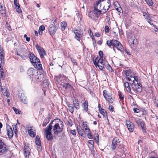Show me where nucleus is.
<instances>
[{
  "instance_id": "603ef678",
  "label": "nucleus",
  "mask_w": 158,
  "mask_h": 158,
  "mask_svg": "<svg viewBox=\"0 0 158 158\" xmlns=\"http://www.w3.org/2000/svg\"><path fill=\"white\" fill-rule=\"evenodd\" d=\"M70 133L73 135H75L76 134V132L75 130H69Z\"/></svg>"
},
{
  "instance_id": "4be33fe9",
  "label": "nucleus",
  "mask_w": 158,
  "mask_h": 158,
  "mask_svg": "<svg viewBox=\"0 0 158 158\" xmlns=\"http://www.w3.org/2000/svg\"><path fill=\"white\" fill-rule=\"evenodd\" d=\"M125 87L127 91L131 94H133L131 91V89L129 86V84L127 82H125L124 84Z\"/></svg>"
},
{
  "instance_id": "ea45409f",
  "label": "nucleus",
  "mask_w": 158,
  "mask_h": 158,
  "mask_svg": "<svg viewBox=\"0 0 158 158\" xmlns=\"http://www.w3.org/2000/svg\"><path fill=\"white\" fill-rule=\"evenodd\" d=\"M88 143H89L88 146L90 148H93L94 147L93 144L94 141L93 140H89L88 141Z\"/></svg>"
},
{
  "instance_id": "423d86ee",
  "label": "nucleus",
  "mask_w": 158,
  "mask_h": 158,
  "mask_svg": "<svg viewBox=\"0 0 158 158\" xmlns=\"http://www.w3.org/2000/svg\"><path fill=\"white\" fill-rule=\"evenodd\" d=\"M127 40L129 44L131 46L135 47L137 44V40L133 34H130L127 36Z\"/></svg>"
},
{
  "instance_id": "2eb2a0df",
  "label": "nucleus",
  "mask_w": 158,
  "mask_h": 158,
  "mask_svg": "<svg viewBox=\"0 0 158 158\" xmlns=\"http://www.w3.org/2000/svg\"><path fill=\"white\" fill-rule=\"evenodd\" d=\"M126 124L129 131L131 132H132L134 128L133 123L130 121L126 120Z\"/></svg>"
},
{
  "instance_id": "7c9ffc66",
  "label": "nucleus",
  "mask_w": 158,
  "mask_h": 158,
  "mask_svg": "<svg viewBox=\"0 0 158 158\" xmlns=\"http://www.w3.org/2000/svg\"><path fill=\"white\" fill-rule=\"evenodd\" d=\"M35 143L37 146H40V145H41V142L39 136L38 135L36 136L35 137Z\"/></svg>"
},
{
  "instance_id": "774afa93",
  "label": "nucleus",
  "mask_w": 158,
  "mask_h": 158,
  "mask_svg": "<svg viewBox=\"0 0 158 158\" xmlns=\"http://www.w3.org/2000/svg\"><path fill=\"white\" fill-rule=\"evenodd\" d=\"M25 150L26 151H27V150H29V148H28V146L25 145L24 146V151H25Z\"/></svg>"
},
{
  "instance_id": "b1692460",
  "label": "nucleus",
  "mask_w": 158,
  "mask_h": 158,
  "mask_svg": "<svg viewBox=\"0 0 158 158\" xmlns=\"http://www.w3.org/2000/svg\"><path fill=\"white\" fill-rule=\"evenodd\" d=\"M7 150V146L5 144L0 147V153H4Z\"/></svg>"
},
{
  "instance_id": "58836bf2",
  "label": "nucleus",
  "mask_w": 158,
  "mask_h": 158,
  "mask_svg": "<svg viewBox=\"0 0 158 158\" xmlns=\"http://www.w3.org/2000/svg\"><path fill=\"white\" fill-rule=\"evenodd\" d=\"M49 120L48 118H45L44 120L43 123L42 124V126L43 127H45L47 124L49 122Z\"/></svg>"
},
{
  "instance_id": "9b49d317",
  "label": "nucleus",
  "mask_w": 158,
  "mask_h": 158,
  "mask_svg": "<svg viewBox=\"0 0 158 158\" xmlns=\"http://www.w3.org/2000/svg\"><path fill=\"white\" fill-rule=\"evenodd\" d=\"M46 132V137L48 140H50L52 139V131L50 130V127H47L45 130Z\"/></svg>"
},
{
  "instance_id": "864d4df0",
  "label": "nucleus",
  "mask_w": 158,
  "mask_h": 158,
  "mask_svg": "<svg viewBox=\"0 0 158 158\" xmlns=\"http://www.w3.org/2000/svg\"><path fill=\"white\" fill-rule=\"evenodd\" d=\"M124 52H122L123 53H124V52H125L128 55H130V54H131L130 52L127 49H125L124 50Z\"/></svg>"
},
{
  "instance_id": "13d9d810",
  "label": "nucleus",
  "mask_w": 158,
  "mask_h": 158,
  "mask_svg": "<svg viewBox=\"0 0 158 158\" xmlns=\"http://www.w3.org/2000/svg\"><path fill=\"white\" fill-rule=\"evenodd\" d=\"M99 54L100 56V58H103V52L102 51H100L99 52Z\"/></svg>"
},
{
  "instance_id": "c9c22d12",
  "label": "nucleus",
  "mask_w": 158,
  "mask_h": 158,
  "mask_svg": "<svg viewBox=\"0 0 158 158\" xmlns=\"http://www.w3.org/2000/svg\"><path fill=\"white\" fill-rule=\"evenodd\" d=\"M42 76H43V75H41V74L39 75H36L35 76V78L38 81H41L42 80Z\"/></svg>"
},
{
  "instance_id": "4d7b16f0",
  "label": "nucleus",
  "mask_w": 158,
  "mask_h": 158,
  "mask_svg": "<svg viewBox=\"0 0 158 158\" xmlns=\"http://www.w3.org/2000/svg\"><path fill=\"white\" fill-rule=\"evenodd\" d=\"M108 108L111 111H114V108L112 105L109 106Z\"/></svg>"
},
{
  "instance_id": "f257e3e1",
  "label": "nucleus",
  "mask_w": 158,
  "mask_h": 158,
  "mask_svg": "<svg viewBox=\"0 0 158 158\" xmlns=\"http://www.w3.org/2000/svg\"><path fill=\"white\" fill-rule=\"evenodd\" d=\"M48 127H50L53 136L56 137L63 131V123L59 119H54L51 122Z\"/></svg>"
},
{
  "instance_id": "20e7f679",
  "label": "nucleus",
  "mask_w": 158,
  "mask_h": 158,
  "mask_svg": "<svg viewBox=\"0 0 158 158\" xmlns=\"http://www.w3.org/2000/svg\"><path fill=\"white\" fill-rule=\"evenodd\" d=\"M106 44L109 47L112 45L114 49V48H115L121 52H123L124 51L122 45L120 42L116 40H107Z\"/></svg>"
},
{
  "instance_id": "5fc2aeb1",
  "label": "nucleus",
  "mask_w": 158,
  "mask_h": 158,
  "mask_svg": "<svg viewBox=\"0 0 158 158\" xmlns=\"http://www.w3.org/2000/svg\"><path fill=\"white\" fill-rule=\"evenodd\" d=\"M45 30V27L43 25L41 26L39 28V30L43 31Z\"/></svg>"
},
{
  "instance_id": "49530a36",
  "label": "nucleus",
  "mask_w": 158,
  "mask_h": 158,
  "mask_svg": "<svg viewBox=\"0 0 158 158\" xmlns=\"http://www.w3.org/2000/svg\"><path fill=\"white\" fill-rule=\"evenodd\" d=\"M12 109L14 110V111L15 112L16 114H20L21 111L19 110L18 109H17V108L14 107H13L12 108Z\"/></svg>"
},
{
  "instance_id": "c85d7f7f",
  "label": "nucleus",
  "mask_w": 158,
  "mask_h": 158,
  "mask_svg": "<svg viewBox=\"0 0 158 158\" xmlns=\"http://www.w3.org/2000/svg\"><path fill=\"white\" fill-rule=\"evenodd\" d=\"M34 73V69L32 68H30L28 69L27 72V74L29 76H32Z\"/></svg>"
},
{
  "instance_id": "e433bc0d",
  "label": "nucleus",
  "mask_w": 158,
  "mask_h": 158,
  "mask_svg": "<svg viewBox=\"0 0 158 158\" xmlns=\"http://www.w3.org/2000/svg\"><path fill=\"white\" fill-rule=\"evenodd\" d=\"M64 87L65 89H71L73 88V87L68 83L64 84Z\"/></svg>"
},
{
  "instance_id": "cd10ccee",
  "label": "nucleus",
  "mask_w": 158,
  "mask_h": 158,
  "mask_svg": "<svg viewBox=\"0 0 158 158\" xmlns=\"http://www.w3.org/2000/svg\"><path fill=\"white\" fill-rule=\"evenodd\" d=\"M99 112L100 113L103 115L104 118H107V113L105 110L102 108H101Z\"/></svg>"
},
{
  "instance_id": "f8f14e48",
  "label": "nucleus",
  "mask_w": 158,
  "mask_h": 158,
  "mask_svg": "<svg viewBox=\"0 0 158 158\" xmlns=\"http://www.w3.org/2000/svg\"><path fill=\"white\" fill-rule=\"evenodd\" d=\"M2 85V84L1 85ZM0 91H1L2 94L7 97H8L10 95V93L8 90L4 86H0Z\"/></svg>"
},
{
  "instance_id": "79ce46f5",
  "label": "nucleus",
  "mask_w": 158,
  "mask_h": 158,
  "mask_svg": "<svg viewBox=\"0 0 158 158\" xmlns=\"http://www.w3.org/2000/svg\"><path fill=\"white\" fill-rule=\"evenodd\" d=\"M145 18L150 24L152 25V23L150 22L151 21V19L149 15H147L146 17H145Z\"/></svg>"
},
{
  "instance_id": "aec40b11",
  "label": "nucleus",
  "mask_w": 158,
  "mask_h": 158,
  "mask_svg": "<svg viewBox=\"0 0 158 158\" xmlns=\"http://www.w3.org/2000/svg\"><path fill=\"white\" fill-rule=\"evenodd\" d=\"M2 70H3V69L2 65L0 63V86L1 85V80H3L5 77L4 72L2 71Z\"/></svg>"
},
{
  "instance_id": "de8ad7c7",
  "label": "nucleus",
  "mask_w": 158,
  "mask_h": 158,
  "mask_svg": "<svg viewBox=\"0 0 158 158\" xmlns=\"http://www.w3.org/2000/svg\"><path fill=\"white\" fill-rule=\"evenodd\" d=\"M13 127L14 130V131L15 132V134H16V132H17V124H16L15 125H13Z\"/></svg>"
},
{
  "instance_id": "a18cd8bd",
  "label": "nucleus",
  "mask_w": 158,
  "mask_h": 158,
  "mask_svg": "<svg viewBox=\"0 0 158 158\" xmlns=\"http://www.w3.org/2000/svg\"><path fill=\"white\" fill-rule=\"evenodd\" d=\"M149 6H152L153 5V2H152V0H145Z\"/></svg>"
},
{
  "instance_id": "6e6552de",
  "label": "nucleus",
  "mask_w": 158,
  "mask_h": 158,
  "mask_svg": "<svg viewBox=\"0 0 158 158\" xmlns=\"http://www.w3.org/2000/svg\"><path fill=\"white\" fill-rule=\"evenodd\" d=\"M103 96L106 100L109 103H113V99L112 95L110 94L107 93L106 90H104L103 91Z\"/></svg>"
},
{
  "instance_id": "72a5a7b5",
  "label": "nucleus",
  "mask_w": 158,
  "mask_h": 158,
  "mask_svg": "<svg viewBox=\"0 0 158 158\" xmlns=\"http://www.w3.org/2000/svg\"><path fill=\"white\" fill-rule=\"evenodd\" d=\"M60 25L61 29L62 31L65 29L67 26V23L64 21L61 22Z\"/></svg>"
},
{
  "instance_id": "0eeeda50",
  "label": "nucleus",
  "mask_w": 158,
  "mask_h": 158,
  "mask_svg": "<svg viewBox=\"0 0 158 158\" xmlns=\"http://www.w3.org/2000/svg\"><path fill=\"white\" fill-rule=\"evenodd\" d=\"M120 145V142L118 139L115 138L113 139L111 145V148L113 150H114L116 147L119 148Z\"/></svg>"
},
{
  "instance_id": "37998d69",
  "label": "nucleus",
  "mask_w": 158,
  "mask_h": 158,
  "mask_svg": "<svg viewBox=\"0 0 158 158\" xmlns=\"http://www.w3.org/2000/svg\"><path fill=\"white\" fill-rule=\"evenodd\" d=\"M24 155L26 156V158H28L29 157V156L30 154V152L29 150H27V151H26L25 150V151H24Z\"/></svg>"
},
{
  "instance_id": "4c0bfd02",
  "label": "nucleus",
  "mask_w": 158,
  "mask_h": 158,
  "mask_svg": "<svg viewBox=\"0 0 158 158\" xmlns=\"http://www.w3.org/2000/svg\"><path fill=\"white\" fill-rule=\"evenodd\" d=\"M78 132L79 135H81L83 137H85L86 136V134L84 133L85 132H84L82 130L78 131Z\"/></svg>"
},
{
  "instance_id": "473e14b6",
  "label": "nucleus",
  "mask_w": 158,
  "mask_h": 158,
  "mask_svg": "<svg viewBox=\"0 0 158 158\" xmlns=\"http://www.w3.org/2000/svg\"><path fill=\"white\" fill-rule=\"evenodd\" d=\"M114 7L119 12H120L121 10V8L120 5L117 3L114 4Z\"/></svg>"
},
{
  "instance_id": "2f4dec72",
  "label": "nucleus",
  "mask_w": 158,
  "mask_h": 158,
  "mask_svg": "<svg viewBox=\"0 0 158 158\" xmlns=\"http://www.w3.org/2000/svg\"><path fill=\"white\" fill-rule=\"evenodd\" d=\"M68 106L69 111L72 113H73L74 111V106L73 105L70 104H68Z\"/></svg>"
},
{
  "instance_id": "f3484780",
  "label": "nucleus",
  "mask_w": 158,
  "mask_h": 158,
  "mask_svg": "<svg viewBox=\"0 0 158 158\" xmlns=\"http://www.w3.org/2000/svg\"><path fill=\"white\" fill-rule=\"evenodd\" d=\"M18 96L20 98L21 101L25 104H27V101L26 97L24 94L19 92V93Z\"/></svg>"
},
{
  "instance_id": "dca6fc26",
  "label": "nucleus",
  "mask_w": 158,
  "mask_h": 158,
  "mask_svg": "<svg viewBox=\"0 0 158 158\" xmlns=\"http://www.w3.org/2000/svg\"><path fill=\"white\" fill-rule=\"evenodd\" d=\"M56 26L53 24H51L48 30V31L50 35H54L56 32Z\"/></svg>"
},
{
  "instance_id": "6ab92c4d",
  "label": "nucleus",
  "mask_w": 158,
  "mask_h": 158,
  "mask_svg": "<svg viewBox=\"0 0 158 158\" xmlns=\"http://www.w3.org/2000/svg\"><path fill=\"white\" fill-rule=\"evenodd\" d=\"M7 132L8 136L9 138H11L13 135V132L11 127L10 126H7Z\"/></svg>"
},
{
  "instance_id": "69168bd1",
  "label": "nucleus",
  "mask_w": 158,
  "mask_h": 158,
  "mask_svg": "<svg viewBox=\"0 0 158 158\" xmlns=\"http://www.w3.org/2000/svg\"><path fill=\"white\" fill-rule=\"evenodd\" d=\"M133 111L135 113H138L139 112V110L136 108H133Z\"/></svg>"
},
{
  "instance_id": "1a4fd4ad",
  "label": "nucleus",
  "mask_w": 158,
  "mask_h": 158,
  "mask_svg": "<svg viewBox=\"0 0 158 158\" xmlns=\"http://www.w3.org/2000/svg\"><path fill=\"white\" fill-rule=\"evenodd\" d=\"M73 31L75 35V38H77V40L80 41V38L82 37L83 34V32L82 30L81 29L78 30L74 29Z\"/></svg>"
},
{
  "instance_id": "3c124183",
  "label": "nucleus",
  "mask_w": 158,
  "mask_h": 158,
  "mask_svg": "<svg viewBox=\"0 0 158 158\" xmlns=\"http://www.w3.org/2000/svg\"><path fill=\"white\" fill-rule=\"evenodd\" d=\"M105 32L106 33H108L110 31V29L109 27L107 26H105L104 28Z\"/></svg>"
},
{
  "instance_id": "c03bdc74",
  "label": "nucleus",
  "mask_w": 158,
  "mask_h": 158,
  "mask_svg": "<svg viewBox=\"0 0 158 158\" xmlns=\"http://www.w3.org/2000/svg\"><path fill=\"white\" fill-rule=\"evenodd\" d=\"M97 66L99 67V69L100 70H102L104 67V64L103 63L98 64H97Z\"/></svg>"
},
{
  "instance_id": "393cba45",
  "label": "nucleus",
  "mask_w": 158,
  "mask_h": 158,
  "mask_svg": "<svg viewBox=\"0 0 158 158\" xmlns=\"http://www.w3.org/2000/svg\"><path fill=\"white\" fill-rule=\"evenodd\" d=\"M27 49L23 47L18 50L17 54H25L27 53Z\"/></svg>"
},
{
  "instance_id": "680f3d73",
  "label": "nucleus",
  "mask_w": 158,
  "mask_h": 158,
  "mask_svg": "<svg viewBox=\"0 0 158 158\" xmlns=\"http://www.w3.org/2000/svg\"><path fill=\"white\" fill-rule=\"evenodd\" d=\"M24 37L26 38V40L28 42H29L30 40V38L29 37H27V35L26 34H25L24 35Z\"/></svg>"
},
{
  "instance_id": "ddd939ff",
  "label": "nucleus",
  "mask_w": 158,
  "mask_h": 158,
  "mask_svg": "<svg viewBox=\"0 0 158 158\" xmlns=\"http://www.w3.org/2000/svg\"><path fill=\"white\" fill-rule=\"evenodd\" d=\"M135 121L138 126L141 127L143 132H145V130L144 129L145 125L144 122L139 118L136 119Z\"/></svg>"
},
{
  "instance_id": "338daca9",
  "label": "nucleus",
  "mask_w": 158,
  "mask_h": 158,
  "mask_svg": "<svg viewBox=\"0 0 158 158\" xmlns=\"http://www.w3.org/2000/svg\"><path fill=\"white\" fill-rule=\"evenodd\" d=\"M87 136L89 139L92 138V135H91V133H90V131H89V132H88Z\"/></svg>"
},
{
  "instance_id": "a19ab883",
  "label": "nucleus",
  "mask_w": 158,
  "mask_h": 158,
  "mask_svg": "<svg viewBox=\"0 0 158 158\" xmlns=\"http://www.w3.org/2000/svg\"><path fill=\"white\" fill-rule=\"evenodd\" d=\"M82 126L85 128V130H86L87 132H89V131H90V129L87 128V125L85 122L83 123Z\"/></svg>"
},
{
  "instance_id": "8fccbe9b",
  "label": "nucleus",
  "mask_w": 158,
  "mask_h": 158,
  "mask_svg": "<svg viewBox=\"0 0 158 158\" xmlns=\"http://www.w3.org/2000/svg\"><path fill=\"white\" fill-rule=\"evenodd\" d=\"M15 9L19 13L22 12V10L20 8V6H19L17 7H15Z\"/></svg>"
},
{
  "instance_id": "c756f323",
  "label": "nucleus",
  "mask_w": 158,
  "mask_h": 158,
  "mask_svg": "<svg viewBox=\"0 0 158 158\" xmlns=\"http://www.w3.org/2000/svg\"><path fill=\"white\" fill-rule=\"evenodd\" d=\"M73 106H74L77 110L79 108V106L78 100L75 99V101H73Z\"/></svg>"
},
{
  "instance_id": "f704fd0d",
  "label": "nucleus",
  "mask_w": 158,
  "mask_h": 158,
  "mask_svg": "<svg viewBox=\"0 0 158 158\" xmlns=\"http://www.w3.org/2000/svg\"><path fill=\"white\" fill-rule=\"evenodd\" d=\"M83 106L84 109L85 111L88 110V102L85 101L83 104Z\"/></svg>"
},
{
  "instance_id": "a878e982",
  "label": "nucleus",
  "mask_w": 158,
  "mask_h": 158,
  "mask_svg": "<svg viewBox=\"0 0 158 158\" xmlns=\"http://www.w3.org/2000/svg\"><path fill=\"white\" fill-rule=\"evenodd\" d=\"M33 65L35 68L38 69L42 70V66L41 64H40V62H37L35 63H33Z\"/></svg>"
},
{
  "instance_id": "f03ea898",
  "label": "nucleus",
  "mask_w": 158,
  "mask_h": 158,
  "mask_svg": "<svg viewBox=\"0 0 158 158\" xmlns=\"http://www.w3.org/2000/svg\"><path fill=\"white\" fill-rule=\"evenodd\" d=\"M131 78L128 77V80L130 81V84L134 90L141 92L142 90V86L139 81L138 77L133 75H131Z\"/></svg>"
},
{
  "instance_id": "e2e57ef3",
  "label": "nucleus",
  "mask_w": 158,
  "mask_h": 158,
  "mask_svg": "<svg viewBox=\"0 0 158 158\" xmlns=\"http://www.w3.org/2000/svg\"><path fill=\"white\" fill-rule=\"evenodd\" d=\"M5 144L3 140L0 139V147L2 146V145Z\"/></svg>"
},
{
  "instance_id": "09e8293b",
  "label": "nucleus",
  "mask_w": 158,
  "mask_h": 158,
  "mask_svg": "<svg viewBox=\"0 0 158 158\" xmlns=\"http://www.w3.org/2000/svg\"><path fill=\"white\" fill-rule=\"evenodd\" d=\"M14 4L15 5V8L20 6L17 0H14Z\"/></svg>"
},
{
  "instance_id": "412c9836",
  "label": "nucleus",
  "mask_w": 158,
  "mask_h": 158,
  "mask_svg": "<svg viewBox=\"0 0 158 158\" xmlns=\"http://www.w3.org/2000/svg\"><path fill=\"white\" fill-rule=\"evenodd\" d=\"M29 58H30L31 61L33 64V63H35L37 62H40L39 59L34 55H31L29 56Z\"/></svg>"
},
{
  "instance_id": "bf43d9fd",
  "label": "nucleus",
  "mask_w": 158,
  "mask_h": 158,
  "mask_svg": "<svg viewBox=\"0 0 158 158\" xmlns=\"http://www.w3.org/2000/svg\"><path fill=\"white\" fill-rule=\"evenodd\" d=\"M119 98L121 99H123L124 98V95L121 92L119 93Z\"/></svg>"
},
{
  "instance_id": "5701e85b",
  "label": "nucleus",
  "mask_w": 158,
  "mask_h": 158,
  "mask_svg": "<svg viewBox=\"0 0 158 158\" xmlns=\"http://www.w3.org/2000/svg\"><path fill=\"white\" fill-rule=\"evenodd\" d=\"M93 62L94 65L96 67H97V64H98L103 63L102 58H100L98 60V58H97L96 59L93 60Z\"/></svg>"
},
{
  "instance_id": "39448f33",
  "label": "nucleus",
  "mask_w": 158,
  "mask_h": 158,
  "mask_svg": "<svg viewBox=\"0 0 158 158\" xmlns=\"http://www.w3.org/2000/svg\"><path fill=\"white\" fill-rule=\"evenodd\" d=\"M98 5L96 6L95 5L94 6V11H90L89 13V16L92 19H95L96 18H98L101 14H103L98 9H100V6Z\"/></svg>"
},
{
  "instance_id": "7ed1b4c3",
  "label": "nucleus",
  "mask_w": 158,
  "mask_h": 158,
  "mask_svg": "<svg viewBox=\"0 0 158 158\" xmlns=\"http://www.w3.org/2000/svg\"><path fill=\"white\" fill-rule=\"evenodd\" d=\"M110 0H99L96 2L95 5L98 6L100 5V9H98L103 14L105 13L109 9L110 6Z\"/></svg>"
},
{
  "instance_id": "0e129e2a",
  "label": "nucleus",
  "mask_w": 158,
  "mask_h": 158,
  "mask_svg": "<svg viewBox=\"0 0 158 158\" xmlns=\"http://www.w3.org/2000/svg\"><path fill=\"white\" fill-rule=\"evenodd\" d=\"M95 135L97 137L95 138V140L96 142L98 143L99 141L98 135V134H95Z\"/></svg>"
},
{
  "instance_id": "a211bd4d",
  "label": "nucleus",
  "mask_w": 158,
  "mask_h": 158,
  "mask_svg": "<svg viewBox=\"0 0 158 158\" xmlns=\"http://www.w3.org/2000/svg\"><path fill=\"white\" fill-rule=\"evenodd\" d=\"M0 59L2 64L4 63V53L3 48L0 46Z\"/></svg>"
},
{
  "instance_id": "bb28decb",
  "label": "nucleus",
  "mask_w": 158,
  "mask_h": 158,
  "mask_svg": "<svg viewBox=\"0 0 158 158\" xmlns=\"http://www.w3.org/2000/svg\"><path fill=\"white\" fill-rule=\"evenodd\" d=\"M132 71H131V70H126L125 71H124V74L125 75H126V76H130V78H131V75H134L135 76V74H132Z\"/></svg>"
},
{
  "instance_id": "6e6d98bb",
  "label": "nucleus",
  "mask_w": 158,
  "mask_h": 158,
  "mask_svg": "<svg viewBox=\"0 0 158 158\" xmlns=\"http://www.w3.org/2000/svg\"><path fill=\"white\" fill-rule=\"evenodd\" d=\"M17 55L20 56L23 59L25 60V56L24 54H17Z\"/></svg>"
},
{
  "instance_id": "9d476101",
  "label": "nucleus",
  "mask_w": 158,
  "mask_h": 158,
  "mask_svg": "<svg viewBox=\"0 0 158 158\" xmlns=\"http://www.w3.org/2000/svg\"><path fill=\"white\" fill-rule=\"evenodd\" d=\"M35 48L38 51L41 58H43L44 55L46 54V52L44 49L38 44L35 46Z\"/></svg>"
},
{
  "instance_id": "052dcab7",
  "label": "nucleus",
  "mask_w": 158,
  "mask_h": 158,
  "mask_svg": "<svg viewBox=\"0 0 158 158\" xmlns=\"http://www.w3.org/2000/svg\"><path fill=\"white\" fill-rule=\"evenodd\" d=\"M154 104L156 106L158 107V101L156 99L154 100Z\"/></svg>"
},
{
  "instance_id": "4468645a",
  "label": "nucleus",
  "mask_w": 158,
  "mask_h": 158,
  "mask_svg": "<svg viewBox=\"0 0 158 158\" xmlns=\"http://www.w3.org/2000/svg\"><path fill=\"white\" fill-rule=\"evenodd\" d=\"M28 133L29 135L32 137L35 136L36 134V131L34 128H33L32 127H28Z\"/></svg>"
}]
</instances>
